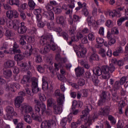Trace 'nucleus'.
I'll list each match as a JSON object with an SVG mask.
<instances>
[{"label": "nucleus", "instance_id": "bb28decb", "mask_svg": "<svg viewBox=\"0 0 128 128\" xmlns=\"http://www.w3.org/2000/svg\"><path fill=\"white\" fill-rule=\"evenodd\" d=\"M82 102L79 101L78 103L76 100H74L72 104V110H76V108H82Z\"/></svg>", "mask_w": 128, "mask_h": 128}, {"label": "nucleus", "instance_id": "5701e85b", "mask_svg": "<svg viewBox=\"0 0 128 128\" xmlns=\"http://www.w3.org/2000/svg\"><path fill=\"white\" fill-rule=\"evenodd\" d=\"M32 92H38L40 91V88L38 86V82L36 80L32 81Z\"/></svg>", "mask_w": 128, "mask_h": 128}, {"label": "nucleus", "instance_id": "2eb2a0df", "mask_svg": "<svg viewBox=\"0 0 128 128\" xmlns=\"http://www.w3.org/2000/svg\"><path fill=\"white\" fill-rule=\"evenodd\" d=\"M16 62L12 60H7L4 64V68H14Z\"/></svg>", "mask_w": 128, "mask_h": 128}, {"label": "nucleus", "instance_id": "72a5a7b5", "mask_svg": "<svg viewBox=\"0 0 128 128\" xmlns=\"http://www.w3.org/2000/svg\"><path fill=\"white\" fill-rule=\"evenodd\" d=\"M9 4L10 6H16L20 8V0H9Z\"/></svg>", "mask_w": 128, "mask_h": 128}, {"label": "nucleus", "instance_id": "a18cd8bd", "mask_svg": "<svg viewBox=\"0 0 128 128\" xmlns=\"http://www.w3.org/2000/svg\"><path fill=\"white\" fill-rule=\"evenodd\" d=\"M78 84L80 86H84L86 84V80L84 78H80L78 82Z\"/></svg>", "mask_w": 128, "mask_h": 128}, {"label": "nucleus", "instance_id": "6e6552de", "mask_svg": "<svg viewBox=\"0 0 128 128\" xmlns=\"http://www.w3.org/2000/svg\"><path fill=\"white\" fill-rule=\"evenodd\" d=\"M110 107L109 106H105L104 108H101L98 114L99 116H108L110 114Z\"/></svg>", "mask_w": 128, "mask_h": 128}, {"label": "nucleus", "instance_id": "ddd939ff", "mask_svg": "<svg viewBox=\"0 0 128 128\" xmlns=\"http://www.w3.org/2000/svg\"><path fill=\"white\" fill-rule=\"evenodd\" d=\"M118 90H120V82L116 81L112 89V96H116V92H118Z\"/></svg>", "mask_w": 128, "mask_h": 128}, {"label": "nucleus", "instance_id": "f3484780", "mask_svg": "<svg viewBox=\"0 0 128 128\" xmlns=\"http://www.w3.org/2000/svg\"><path fill=\"white\" fill-rule=\"evenodd\" d=\"M56 22L57 24L64 26L66 25V20H64V16H57L56 18Z\"/></svg>", "mask_w": 128, "mask_h": 128}, {"label": "nucleus", "instance_id": "a211bd4d", "mask_svg": "<svg viewBox=\"0 0 128 128\" xmlns=\"http://www.w3.org/2000/svg\"><path fill=\"white\" fill-rule=\"evenodd\" d=\"M50 44H48L44 46V48H40L39 50V52L41 54L44 55L50 52Z\"/></svg>", "mask_w": 128, "mask_h": 128}, {"label": "nucleus", "instance_id": "2f4dec72", "mask_svg": "<svg viewBox=\"0 0 128 128\" xmlns=\"http://www.w3.org/2000/svg\"><path fill=\"white\" fill-rule=\"evenodd\" d=\"M3 74L5 78H10L12 74V72L11 70L8 69L4 70Z\"/></svg>", "mask_w": 128, "mask_h": 128}, {"label": "nucleus", "instance_id": "6e6d98bb", "mask_svg": "<svg viewBox=\"0 0 128 128\" xmlns=\"http://www.w3.org/2000/svg\"><path fill=\"white\" fill-rule=\"evenodd\" d=\"M10 52H13L14 54H20L22 51L20 49L18 48H10L9 50Z\"/></svg>", "mask_w": 128, "mask_h": 128}, {"label": "nucleus", "instance_id": "58836bf2", "mask_svg": "<svg viewBox=\"0 0 128 128\" xmlns=\"http://www.w3.org/2000/svg\"><path fill=\"white\" fill-rule=\"evenodd\" d=\"M128 20L127 16L120 18L117 21V24H118V26H122V22H124V20Z\"/></svg>", "mask_w": 128, "mask_h": 128}, {"label": "nucleus", "instance_id": "20e7f679", "mask_svg": "<svg viewBox=\"0 0 128 128\" xmlns=\"http://www.w3.org/2000/svg\"><path fill=\"white\" fill-rule=\"evenodd\" d=\"M78 51L76 52L78 56L80 58H84L86 54V48L84 47V44H80L78 46Z\"/></svg>", "mask_w": 128, "mask_h": 128}, {"label": "nucleus", "instance_id": "7ed1b4c3", "mask_svg": "<svg viewBox=\"0 0 128 128\" xmlns=\"http://www.w3.org/2000/svg\"><path fill=\"white\" fill-rule=\"evenodd\" d=\"M24 38H26V36H21V38L19 40L20 44L22 48L25 50L29 49V52L27 53V56H30L32 54V46L30 44L26 45V42L24 40Z\"/></svg>", "mask_w": 128, "mask_h": 128}, {"label": "nucleus", "instance_id": "1a4fd4ad", "mask_svg": "<svg viewBox=\"0 0 128 128\" xmlns=\"http://www.w3.org/2000/svg\"><path fill=\"white\" fill-rule=\"evenodd\" d=\"M6 14L8 18H18V12L16 10L8 11Z\"/></svg>", "mask_w": 128, "mask_h": 128}, {"label": "nucleus", "instance_id": "79ce46f5", "mask_svg": "<svg viewBox=\"0 0 128 128\" xmlns=\"http://www.w3.org/2000/svg\"><path fill=\"white\" fill-rule=\"evenodd\" d=\"M108 68L111 74H112V72L116 70V67L113 64H110L108 66Z\"/></svg>", "mask_w": 128, "mask_h": 128}, {"label": "nucleus", "instance_id": "dca6fc26", "mask_svg": "<svg viewBox=\"0 0 128 128\" xmlns=\"http://www.w3.org/2000/svg\"><path fill=\"white\" fill-rule=\"evenodd\" d=\"M75 72L76 76L80 78L82 76V74H84V68L78 67L75 68Z\"/></svg>", "mask_w": 128, "mask_h": 128}, {"label": "nucleus", "instance_id": "6ab92c4d", "mask_svg": "<svg viewBox=\"0 0 128 128\" xmlns=\"http://www.w3.org/2000/svg\"><path fill=\"white\" fill-rule=\"evenodd\" d=\"M6 110L7 114H12L14 116H16L17 114L16 112H14V109L12 106H7L6 108Z\"/></svg>", "mask_w": 128, "mask_h": 128}, {"label": "nucleus", "instance_id": "338daca9", "mask_svg": "<svg viewBox=\"0 0 128 128\" xmlns=\"http://www.w3.org/2000/svg\"><path fill=\"white\" fill-rule=\"evenodd\" d=\"M124 123L122 121L118 120V122L116 124L117 128H124Z\"/></svg>", "mask_w": 128, "mask_h": 128}, {"label": "nucleus", "instance_id": "69168bd1", "mask_svg": "<svg viewBox=\"0 0 128 128\" xmlns=\"http://www.w3.org/2000/svg\"><path fill=\"white\" fill-rule=\"evenodd\" d=\"M84 37V36L81 33H78L76 36V42H78L80 40H82V38Z\"/></svg>", "mask_w": 128, "mask_h": 128}, {"label": "nucleus", "instance_id": "f704fd0d", "mask_svg": "<svg viewBox=\"0 0 128 128\" xmlns=\"http://www.w3.org/2000/svg\"><path fill=\"white\" fill-rule=\"evenodd\" d=\"M100 57H98V55L96 54H92L90 57V60L92 62V60H99Z\"/></svg>", "mask_w": 128, "mask_h": 128}, {"label": "nucleus", "instance_id": "680f3d73", "mask_svg": "<svg viewBox=\"0 0 128 128\" xmlns=\"http://www.w3.org/2000/svg\"><path fill=\"white\" fill-rule=\"evenodd\" d=\"M78 124H80V121L78 120L76 122H72L71 124V128H78Z\"/></svg>", "mask_w": 128, "mask_h": 128}, {"label": "nucleus", "instance_id": "393cba45", "mask_svg": "<svg viewBox=\"0 0 128 128\" xmlns=\"http://www.w3.org/2000/svg\"><path fill=\"white\" fill-rule=\"evenodd\" d=\"M50 121L48 120H45L43 121L41 124V128H50Z\"/></svg>", "mask_w": 128, "mask_h": 128}, {"label": "nucleus", "instance_id": "e2e57ef3", "mask_svg": "<svg viewBox=\"0 0 128 128\" xmlns=\"http://www.w3.org/2000/svg\"><path fill=\"white\" fill-rule=\"evenodd\" d=\"M92 120L88 118L87 122L85 123L84 125L86 126L87 128H90V126H92Z\"/></svg>", "mask_w": 128, "mask_h": 128}, {"label": "nucleus", "instance_id": "8fccbe9b", "mask_svg": "<svg viewBox=\"0 0 128 128\" xmlns=\"http://www.w3.org/2000/svg\"><path fill=\"white\" fill-rule=\"evenodd\" d=\"M78 6L80 8H86V2L82 3L80 2H78Z\"/></svg>", "mask_w": 128, "mask_h": 128}, {"label": "nucleus", "instance_id": "0e129e2a", "mask_svg": "<svg viewBox=\"0 0 128 128\" xmlns=\"http://www.w3.org/2000/svg\"><path fill=\"white\" fill-rule=\"evenodd\" d=\"M6 16H4L2 18H0V24L4 26V24H6Z\"/></svg>", "mask_w": 128, "mask_h": 128}, {"label": "nucleus", "instance_id": "c756f323", "mask_svg": "<svg viewBox=\"0 0 128 128\" xmlns=\"http://www.w3.org/2000/svg\"><path fill=\"white\" fill-rule=\"evenodd\" d=\"M92 16H88L87 18V23L88 26H93L96 28V22H94V24H92Z\"/></svg>", "mask_w": 128, "mask_h": 128}, {"label": "nucleus", "instance_id": "cd10ccee", "mask_svg": "<svg viewBox=\"0 0 128 128\" xmlns=\"http://www.w3.org/2000/svg\"><path fill=\"white\" fill-rule=\"evenodd\" d=\"M42 89L43 90H48V83L46 80V78H43L42 79Z\"/></svg>", "mask_w": 128, "mask_h": 128}, {"label": "nucleus", "instance_id": "473e14b6", "mask_svg": "<svg viewBox=\"0 0 128 128\" xmlns=\"http://www.w3.org/2000/svg\"><path fill=\"white\" fill-rule=\"evenodd\" d=\"M64 102V96H60L57 98V104L62 106Z\"/></svg>", "mask_w": 128, "mask_h": 128}, {"label": "nucleus", "instance_id": "774afa93", "mask_svg": "<svg viewBox=\"0 0 128 128\" xmlns=\"http://www.w3.org/2000/svg\"><path fill=\"white\" fill-rule=\"evenodd\" d=\"M96 42L97 44H102L104 42V39L102 38L98 37L96 38Z\"/></svg>", "mask_w": 128, "mask_h": 128}, {"label": "nucleus", "instance_id": "c85d7f7f", "mask_svg": "<svg viewBox=\"0 0 128 128\" xmlns=\"http://www.w3.org/2000/svg\"><path fill=\"white\" fill-rule=\"evenodd\" d=\"M56 104V101L52 98H49L47 101V106L48 108V106H50L51 108H54Z\"/></svg>", "mask_w": 128, "mask_h": 128}, {"label": "nucleus", "instance_id": "c9c22d12", "mask_svg": "<svg viewBox=\"0 0 128 128\" xmlns=\"http://www.w3.org/2000/svg\"><path fill=\"white\" fill-rule=\"evenodd\" d=\"M45 26H46L48 28L52 30H54V24L52 22H48L46 21H45Z\"/></svg>", "mask_w": 128, "mask_h": 128}, {"label": "nucleus", "instance_id": "4be33fe9", "mask_svg": "<svg viewBox=\"0 0 128 128\" xmlns=\"http://www.w3.org/2000/svg\"><path fill=\"white\" fill-rule=\"evenodd\" d=\"M93 73L96 76H100L102 74V69L99 66H97L95 69L92 70Z\"/></svg>", "mask_w": 128, "mask_h": 128}, {"label": "nucleus", "instance_id": "5fc2aeb1", "mask_svg": "<svg viewBox=\"0 0 128 128\" xmlns=\"http://www.w3.org/2000/svg\"><path fill=\"white\" fill-rule=\"evenodd\" d=\"M106 26H108V28H112L114 23H112V20H108L106 22Z\"/></svg>", "mask_w": 128, "mask_h": 128}, {"label": "nucleus", "instance_id": "f03ea898", "mask_svg": "<svg viewBox=\"0 0 128 128\" xmlns=\"http://www.w3.org/2000/svg\"><path fill=\"white\" fill-rule=\"evenodd\" d=\"M48 40L50 42V48L54 52V50H56V48H58V46H56L54 42V39L52 38V36L50 35V34H48L46 36H42L40 38V44H42V46H44V44H46V42H48Z\"/></svg>", "mask_w": 128, "mask_h": 128}, {"label": "nucleus", "instance_id": "4d7b16f0", "mask_svg": "<svg viewBox=\"0 0 128 128\" xmlns=\"http://www.w3.org/2000/svg\"><path fill=\"white\" fill-rule=\"evenodd\" d=\"M8 44L6 42H4L2 47L0 48L1 50H8Z\"/></svg>", "mask_w": 128, "mask_h": 128}, {"label": "nucleus", "instance_id": "de8ad7c7", "mask_svg": "<svg viewBox=\"0 0 128 128\" xmlns=\"http://www.w3.org/2000/svg\"><path fill=\"white\" fill-rule=\"evenodd\" d=\"M36 68L39 72H44V68L42 66L38 64L36 65Z\"/></svg>", "mask_w": 128, "mask_h": 128}, {"label": "nucleus", "instance_id": "f8f14e48", "mask_svg": "<svg viewBox=\"0 0 128 128\" xmlns=\"http://www.w3.org/2000/svg\"><path fill=\"white\" fill-rule=\"evenodd\" d=\"M30 76H24L20 82L22 84H24V88H29L30 87Z\"/></svg>", "mask_w": 128, "mask_h": 128}, {"label": "nucleus", "instance_id": "7c9ffc66", "mask_svg": "<svg viewBox=\"0 0 128 128\" xmlns=\"http://www.w3.org/2000/svg\"><path fill=\"white\" fill-rule=\"evenodd\" d=\"M24 120L28 124H30L32 122V117L28 114H25L24 116Z\"/></svg>", "mask_w": 128, "mask_h": 128}, {"label": "nucleus", "instance_id": "f257e3e1", "mask_svg": "<svg viewBox=\"0 0 128 128\" xmlns=\"http://www.w3.org/2000/svg\"><path fill=\"white\" fill-rule=\"evenodd\" d=\"M34 102L36 104L34 106L36 113L32 112V118L34 120L40 122V108L42 114H44V112L46 110V104H44V103L40 104V102L36 99H34Z\"/></svg>", "mask_w": 128, "mask_h": 128}, {"label": "nucleus", "instance_id": "a878e982", "mask_svg": "<svg viewBox=\"0 0 128 128\" xmlns=\"http://www.w3.org/2000/svg\"><path fill=\"white\" fill-rule=\"evenodd\" d=\"M14 60L16 62H20V60H22L24 58V54L22 53H19L15 54L14 56Z\"/></svg>", "mask_w": 128, "mask_h": 128}, {"label": "nucleus", "instance_id": "0eeeda50", "mask_svg": "<svg viewBox=\"0 0 128 128\" xmlns=\"http://www.w3.org/2000/svg\"><path fill=\"white\" fill-rule=\"evenodd\" d=\"M17 30L18 34H26V32L28 28H26V26L24 25V22H21L19 26L17 25Z\"/></svg>", "mask_w": 128, "mask_h": 128}, {"label": "nucleus", "instance_id": "603ef678", "mask_svg": "<svg viewBox=\"0 0 128 128\" xmlns=\"http://www.w3.org/2000/svg\"><path fill=\"white\" fill-rule=\"evenodd\" d=\"M32 108L30 106L26 105V109L25 110V114H28L30 112H32Z\"/></svg>", "mask_w": 128, "mask_h": 128}, {"label": "nucleus", "instance_id": "a19ab883", "mask_svg": "<svg viewBox=\"0 0 128 128\" xmlns=\"http://www.w3.org/2000/svg\"><path fill=\"white\" fill-rule=\"evenodd\" d=\"M35 62L36 64H40L42 62V58L40 55H37L35 57Z\"/></svg>", "mask_w": 128, "mask_h": 128}, {"label": "nucleus", "instance_id": "412c9836", "mask_svg": "<svg viewBox=\"0 0 128 128\" xmlns=\"http://www.w3.org/2000/svg\"><path fill=\"white\" fill-rule=\"evenodd\" d=\"M54 112L56 114H60L62 112V107L59 105H55L54 107Z\"/></svg>", "mask_w": 128, "mask_h": 128}, {"label": "nucleus", "instance_id": "9d476101", "mask_svg": "<svg viewBox=\"0 0 128 128\" xmlns=\"http://www.w3.org/2000/svg\"><path fill=\"white\" fill-rule=\"evenodd\" d=\"M72 120V117L70 116H68L67 118H64L60 121V124L62 128H66V122H70Z\"/></svg>", "mask_w": 128, "mask_h": 128}, {"label": "nucleus", "instance_id": "09e8293b", "mask_svg": "<svg viewBox=\"0 0 128 128\" xmlns=\"http://www.w3.org/2000/svg\"><path fill=\"white\" fill-rule=\"evenodd\" d=\"M28 40L30 44H34L36 40V37L34 36H28Z\"/></svg>", "mask_w": 128, "mask_h": 128}, {"label": "nucleus", "instance_id": "423d86ee", "mask_svg": "<svg viewBox=\"0 0 128 128\" xmlns=\"http://www.w3.org/2000/svg\"><path fill=\"white\" fill-rule=\"evenodd\" d=\"M102 68V78L104 80H108L110 78V70L108 65L103 66Z\"/></svg>", "mask_w": 128, "mask_h": 128}, {"label": "nucleus", "instance_id": "aec40b11", "mask_svg": "<svg viewBox=\"0 0 128 128\" xmlns=\"http://www.w3.org/2000/svg\"><path fill=\"white\" fill-rule=\"evenodd\" d=\"M7 26L9 28L14 30H18V25L12 20H10L9 22L7 23Z\"/></svg>", "mask_w": 128, "mask_h": 128}, {"label": "nucleus", "instance_id": "864d4df0", "mask_svg": "<svg viewBox=\"0 0 128 128\" xmlns=\"http://www.w3.org/2000/svg\"><path fill=\"white\" fill-rule=\"evenodd\" d=\"M82 92L84 96H90L92 92L90 91H88V89H84L82 90Z\"/></svg>", "mask_w": 128, "mask_h": 128}, {"label": "nucleus", "instance_id": "c03bdc74", "mask_svg": "<svg viewBox=\"0 0 128 128\" xmlns=\"http://www.w3.org/2000/svg\"><path fill=\"white\" fill-rule=\"evenodd\" d=\"M60 36H62L63 38L66 40V42L68 40V34H66V32H62L61 34H60Z\"/></svg>", "mask_w": 128, "mask_h": 128}, {"label": "nucleus", "instance_id": "052dcab7", "mask_svg": "<svg viewBox=\"0 0 128 128\" xmlns=\"http://www.w3.org/2000/svg\"><path fill=\"white\" fill-rule=\"evenodd\" d=\"M28 4L30 8H31L33 10L34 8V6H36V3L32 0H30L28 2Z\"/></svg>", "mask_w": 128, "mask_h": 128}, {"label": "nucleus", "instance_id": "4468645a", "mask_svg": "<svg viewBox=\"0 0 128 128\" xmlns=\"http://www.w3.org/2000/svg\"><path fill=\"white\" fill-rule=\"evenodd\" d=\"M24 98L22 96H17L14 100V104L16 108H20L22 102H24Z\"/></svg>", "mask_w": 128, "mask_h": 128}, {"label": "nucleus", "instance_id": "3c124183", "mask_svg": "<svg viewBox=\"0 0 128 128\" xmlns=\"http://www.w3.org/2000/svg\"><path fill=\"white\" fill-rule=\"evenodd\" d=\"M14 116L12 114L7 113L6 116H4V118L8 120H12Z\"/></svg>", "mask_w": 128, "mask_h": 128}, {"label": "nucleus", "instance_id": "b1692460", "mask_svg": "<svg viewBox=\"0 0 128 128\" xmlns=\"http://www.w3.org/2000/svg\"><path fill=\"white\" fill-rule=\"evenodd\" d=\"M4 30H6L4 36L8 38H10L12 36H16V34H14V32H13L12 30L8 29L6 28H5Z\"/></svg>", "mask_w": 128, "mask_h": 128}, {"label": "nucleus", "instance_id": "ea45409f", "mask_svg": "<svg viewBox=\"0 0 128 128\" xmlns=\"http://www.w3.org/2000/svg\"><path fill=\"white\" fill-rule=\"evenodd\" d=\"M57 78L59 80H60L62 82H66V78L63 75L59 74L57 76Z\"/></svg>", "mask_w": 128, "mask_h": 128}, {"label": "nucleus", "instance_id": "e433bc0d", "mask_svg": "<svg viewBox=\"0 0 128 128\" xmlns=\"http://www.w3.org/2000/svg\"><path fill=\"white\" fill-rule=\"evenodd\" d=\"M106 96H101L100 100L98 102V106H102L104 102H106Z\"/></svg>", "mask_w": 128, "mask_h": 128}, {"label": "nucleus", "instance_id": "39448f33", "mask_svg": "<svg viewBox=\"0 0 128 128\" xmlns=\"http://www.w3.org/2000/svg\"><path fill=\"white\" fill-rule=\"evenodd\" d=\"M86 77V78H92V80L94 86H98V84H100V80H98V77L96 76H92V74L90 72H86L85 73Z\"/></svg>", "mask_w": 128, "mask_h": 128}, {"label": "nucleus", "instance_id": "bf43d9fd", "mask_svg": "<svg viewBox=\"0 0 128 128\" xmlns=\"http://www.w3.org/2000/svg\"><path fill=\"white\" fill-rule=\"evenodd\" d=\"M55 96H64V94H60V90H56L54 92Z\"/></svg>", "mask_w": 128, "mask_h": 128}, {"label": "nucleus", "instance_id": "49530a36", "mask_svg": "<svg viewBox=\"0 0 128 128\" xmlns=\"http://www.w3.org/2000/svg\"><path fill=\"white\" fill-rule=\"evenodd\" d=\"M54 12L57 14H58L62 12V7L57 6L54 8Z\"/></svg>", "mask_w": 128, "mask_h": 128}, {"label": "nucleus", "instance_id": "13d9d810", "mask_svg": "<svg viewBox=\"0 0 128 128\" xmlns=\"http://www.w3.org/2000/svg\"><path fill=\"white\" fill-rule=\"evenodd\" d=\"M99 54H100L102 58H106V50L104 48H100Z\"/></svg>", "mask_w": 128, "mask_h": 128}, {"label": "nucleus", "instance_id": "9b49d317", "mask_svg": "<svg viewBox=\"0 0 128 128\" xmlns=\"http://www.w3.org/2000/svg\"><path fill=\"white\" fill-rule=\"evenodd\" d=\"M92 110V106L90 104H88L86 105V109L82 112V114L83 115L80 116L81 118H84V116H86L88 114V113L90 110Z\"/></svg>", "mask_w": 128, "mask_h": 128}, {"label": "nucleus", "instance_id": "37998d69", "mask_svg": "<svg viewBox=\"0 0 128 128\" xmlns=\"http://www.w3.org/2000/svg\"><path fill=\"white\" fill-rule=\"evenodd\" d=\"M81 18H82L81 16H80L76 14H74L72 16V20L74 22H80Z\"/></svg>", "mask_w": 128, "mask_h": 128}, {"label": "nucleus", "instance_id": "4c0bfd02", "mask_svg": "<svg viewBox=\"0 0 128 128\" xmlns=\"http://www.w3.org/2000/svg\"><path fill=\"white\" fill-rule=\"evenodd\" d=\"M108 120H110L112 124L114 125L116 124V120L114 118V117L112 115L108 116Z\"/></svg>", "mask_w": 128, "mask_h": 128}]
</instances>
